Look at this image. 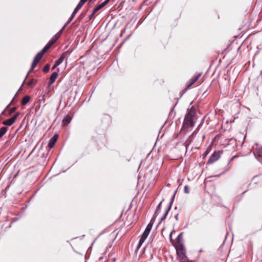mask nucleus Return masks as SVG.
Returning <instances> with one entry per match:
<instances>
[{
    "instance_id": "1",
    "label": "nucleus",
    "mask_w": 262,
    "mask_h": 262,
    "mask_svg": "<svg viewBox=\"0 0 262 262\" xmlns=\"http://www.w3.org/2000/svg\"><path fill=\"white\" fill-rule=\"evenodd\" d=\"M195 115V110L193 106L189 110L185 115L184 120L183 126L187 127H192L194 126V118Z\"/></svg>"
},
{
    "instance_id": "2",
    "label": "nucleus",
    "mask_w": 262,
    "mask_h": 262,
    "mask_svg": "<svg viewBox=\"0 0 262 262\" xmlns=\"http://www.w3.org/2000/svg\"><path fill=\"white\" fill-rule=\"evenodd\" d=\"M63 30V28H61V29L58 33H57L55 35H54V36L51 38V39L45 46V50L48 51L49 49V48L51 47V46L56 42V41L58 40V39L60 37L61 34L62 33Z\"/></svg>"
},
{
    "instance_id": "3",
    "label": "nucleus",
    "mask_w": 262,
    "mask_h": 262,
    "mask_svg": "<svg viewBox=\"0 0 262 262\" xmlns=\"http://www.w3.org/2000/svg\"><path fill=\"white\" fill-rule=\"evenodd\" d=\"M177 254L179 257L184 256L185 258H187L186 255L185 248L183 243H179L176 246Z\"/></svg>"
},
{
    "instance_id": "4",
    "label": "nucleus",
    "mask_w": 262,
    "mask_h": 262,
    "mask_svg": "<svg viewBox=\"0 0 262 262\" xmlns=\"http://www.w3.org/2000/svg\"><path fill=\"white\" fill-rule=\"evenodd\" d=\"M201 75H202V73H200L198 74L196 76H195L191 78L189 84L188 85H187V87L183 90L182 94L181 95V97L185 93H186L187 89H188L191 85H192L199 79V78L201 77Z\"/></svg>"
},
{
    "instance_id": "5",
    "label": "nucleus",
    "mask_w": 262,
    "mask_h": 262,
    "mask_svg": "<svg viewBox=\"0 0 262 262\" xmlns=\"http://www.w3.org/2000/svg\"><path fill=\"white\" fill-rule=\"evenodd\" d=\"M220 157V154L217 152H214L209 158L208 163L212 164L216 162Z\"/></svg>"
},
{
    "instance_id": "6",
    "label": "nucleus",
    "mask_w": 262,
    "mask_h": 262,
    "mask_svg": "<svg viewBox=\"0 0 262 262\" xmlns=\"http://www.w3.org/2000/svg\"><path fill=\"white\" fill-rule=\"evenodd\" d=\"M164 201V199H163L162 201L160 202V203L158 204V205L156 207V209L154 212V214L152 216V219H151V222H154L155 221L156 218L159 213V212L160 211L161 204L162 203V202Z\"/></svg>"
},
{
    "instance_id": "7",
    "label": "nucleus",
    "mask_w": 262,
    "mask_h": 262,
    "mask_svg": "<svg viewBox=\"0 0 262 262\" xmlns=\"http://www.w3.org/2000/svg\"><path fill=\"white\" fill-rule=\"evenodd\" d=\"M66 53H64L62 55L60 56V57L55 61L54 65L52 67V69L54 70L57 67L59 66L63 61V60L65 58V54Z\"/></svg>"
},
{
    "instance_id": "8",
    "label": "nucleus",
    "mask_w": 262,
    "mask_h": 262,
    "mask_svg": "<svg viewBox=\"0 0 262 262\" xmlns=\"http://www.w3.org/2000/svg\"><path fill=\"white\" fill-rule=\"evenodd\" d=\"M15 117H12L4 121L3 122V124L8 126L12 125L15 121Z\"/></svg>"
},
{
    "instance_id": "9",
    "label": "nucleus",
    "mask_w": 262,
    "mask_h": 262,
    "mask_svg": "<svg viewBox=\"0 0 262 262\" xmlns=\"http://www.w3.org/2000/svg\"><path fill=\"white\" fill-rule=\"evenodd\" d=\"M58 136L57 134L54 135L53 137L50 139L48 144V146L50 148H52L54 147L55 142L58 139Z\"/></svg>"
},
{
    "instance_id": "10",
    "label": "nucleus",
    "mask_w": 262,
    "mask_h": 262,
    "mask_svg": "<svg viewBox=\"0 0 262 262\" xmlns=\"http://www.w3.org/2000/svg\"><path fill=\"white\" fill-rule=\"evenodd\" d=\"M78 10H77L76 8H75V9L74 10V11H73V12L71 17L69 18V19L64 25V26H63V27L62 28H63V29H64V28L71 22V21L74 18V17L75 16L76 14L78 12Z\"/></svg>"
},
{
    "instance_id": "11",
    "label": "nucleus",
    "mask_w": 262,
    "mask_h": 262,
    "mask_svg": "<svg viewBox=\"0 0 262 262\" xmlns=\"http://www.w3.org/2000/svg\"><path fill=\"white\" fill-rule=\"evenodd\" d=\"M47 52L46 50H45L43 48L40 52H39L35 56L34 58L37 59L38 61H40V60L42 58L43 55Z\"/></svg>"
},
{
    "instance_id": "12",
    "label": "nucleus",
    "mask_w": 262,
    "mask_h": 262,
    "mask_svg": "<svg viewBox=\"0 0 262 262\" xmlns=\"http://www.w3.org/2000/svg\"><path fill=\"white\" fill-rule=\"evenodd\" d=\"M58 76V73L56 72H53L50 77V81L49 82V85H51L55 81Z\"/></svg>"
},
{
    "instance_id": "13",
    "label": "nucleus",
    "mask_w": 262,
    "mask_h": 262,
    "mask_svg": "<svg viewBox=\"0 0 262 262\" xmlns=\"http://www.w3.org/2000/svg\"><path fill=\"white\" fill-rule=\"evenodd\" d=\"M110 0H105L104 2L102 3L101 4L99 5L97 7H96L94 8V13H96L97 11H98L99 10H100L101 8H102L103 7H104L105 5H106L110 2Z\"/></svg>"
},
{
    "instance_id": "14",
    "label": "nucleus",
    "mask_w": 262,
    "mask_h": 262,
    "mask_svg": "<svg viewBox=\"0 0 262 262\" xmlns=\"http://www.w3.org/2000/svg\"><path fill=\"white\" fill-rule=\"evenodd\" d=\"M72 120V117L69 115H66L62 120V123L64 125H67L70 123Z\"/></svg>"
},
{
    "instance_id": "15",
    "label": "nucleus",
    "mask_w": 262,
    "mask_h": 262,
    "mask_svg": "<svg viewBox=\"0 0 262 262\" xmlns=\"http://www.w3.org/2000/svg\"><path fill=\"white\" fill-rule=\"evenodd\" d=\"M170 209H171L170 207H168V208L167 209V210H166L165 213L164 214L163 216L161 217L160 221H159V222L157 226V228L162 223V222L166 218L167 215L169 211L170 210Z\"/></svg>"
},
{
    "instance_id": "16",
    "label": "nucleus",
    "mask_w": 262,
    "mask_h": 262,
    "mask_svg": "<svg viewBox=\"0 0 262 262\" xmlns=\"http://www.w3.org/2000/svg\"><path fill=\"white\" fill-rule=\"evenodd\" d=\"M38 62H39V61H38L37 60V59L34 58L33 61L32 63V65H31V69L28 72V74H27V76L26 77V78H27V77H28V76L29 74V73L31 72V71L35 68V67L36 66V65L37 64V63Z\"/></svg>"
},
{
    "instance_id": "17",
    "label": "nucleus",
    "mask_w": 262,
    "mask_h": 262,
    "mask_svg": "<svg viewBox=\"0 0 262 262\" xmlns=\"http://www.w3.org/2000/svg\"><path fill=\"white\" fill-rule=\"evenodd\" d=\"M153 223V222H150V223L146 226L144 232L148 233V234H149L152 227Z\"/></svg>"
},
{
    "instance_id": "18",
    "label": "nucleus",
    "mask_w": 262,
    "mask_h": 262,
    "mask_svg": "<svg viewBox=\"0 0 262 262\" xmlns=\"http://www.w3.org/2000/svg\"><path fill=\"white\" fill-rule=\"evenodd\" d=\"M30 99V97L28 95H26L21 100V104L25 105L27 104Z\"/></svg>"
},
{
    "instance_id": "19",
    "label": "nucleus",
    "mask_w": 262,
    "mask_h": 262,
    "mask_svg": "<svg viewBox=\"0 0 262 262\" xmlns=\"http://www.w3.org/2000/svg\"><path fill=\"white\" fill-rule=\"evenodd\" d=\"M236 140L234 138H230V139H226L225 140V143H227V145H229L230 144H236Z\"/></svg>"
},
{
    "instance_id": "20",
    "label": "nucleus",
    "mask_w": 262,
    "mask_h": 262,
    "mask_svg": "<svg viewBox=\"0 0 262 262\" xmlns=\"http://www.w3.org/2000/svg\"><path fill=\"white\" fill-rule=\"evenodd\" d=\"M37 81L36 80H35L34 79H31L28 82L27 84L29 87L33 88L36 84Z\"/></svg>"
},
{
    "instance_id": "21",
    "label": "nucleus",
    "mask_w": 262,
    "mask_h": 262,
    "mask_svg": "<svg viewBox=\"0 0 262 262\" xmlns=\"http://www.w3.org/2000/svg\"><path fill=\"white\" fill-rule=\"evenodd\" d=\"M88 11V9L85 12H82L77 17V20H78L79 21H81L83 19V18L86 16Z\"/></svg>"
},
{
    "instance_id": "22",
    "label": "nucleus",
    "mask_w": 262,
    "mask_h": 262,
    "mask_svg": "<svg viewBox=\"0 0 262 262\" xmlns=\"http://www.w3.org/2000/svg\"><path fill=\"white\" fill-rule=\"evenodd\" d=\"M7 127L3 126L0 129V138H1L7 132Z\"/></svg>"
},
{
    "instance_id": "23",
    "label": "nucleus",
    "mask_w": 262,
    "mask_h": 262,
    "mask_svg": "<svg viewBox=\"0 0 262 262\" xmlns=\"http://www.w3.org/2000/svg\"><path fill=\"white\" fill-rule=\"evenodd\" d=\"M183 232H181L177 237V244H179V243H182V235Z\"/></svg>"
},
{
    "instance_id": "24",
    "label": "nucleus",
    "mask_w": 262,
    "mask_h": 262,
    "mask_svg": "<svg viewBox=\"0 0 262 262\" xmlns=\"http://www.w3.org/2000/svg\"><path fill=\"white\" fill-rule=\"evenodd\" d=\"M177 191V190L176 189L175 190V191H174V193L173 195H172V196L171 197V198L170 199V201L169 202V206H168V207H170V209L171 208L172 204V203L173 202V201H174V197H175Z\"/></svg>"
},
{
    "instance_id": "25",
    "label": "nucleus",
    "mask_w": 262,
    "mask_h": 262,
    "mask_svg": "<svg viewBox=\"0 0 262 262\" xmlns=\"http://www.w3.org/2000/svg\"><path fill=\"white\" fill-rule=\"evenodd\" d=\"M50 64H47L45 66V67H43V71L45 72V73H47L49 72V70H50Z\"/></svg>"
},
{
    "instance_id": "26",
    "label": "nucleus",
    "mask_w": 262,
    "mask_h": 262,
    "mask_svg": "<svg viewBox=\"0 0 262 262\" xmlns=\"http://www.w3.org/2000/svg\"><path fill=\"white\" fill-rule=\"evenodd\" d=\"M84 4V3H83V2H81V1H80L75 8L79 11L81 8V7L83 6Z\"/></svg>"
},
{
    "instance_id": "27",
    "label": "nucleus",
    "mask_w": 262,
    "mask_h": 262,
    "mask_svg": "<svg viewBox=\"0 0 262 262\" xmlns=\"http://www.w3.org/2000/svg\"><path fill=\"white\" fill-rule=\"evenodd\" d=\"M144 240H143V239L141 238L140 239L139 241V243H138V246H137V248H140V247L142 246V245L143 244V243L144 242Z\"/></svg>"
},
{
    "instance_id": "28",
    "label": "nucleus",
    "mask_w": 262,
    "mask_h": 262,
    "mask_svg": "<svg viewBox=\"0 0 262 262\" xmlns=\"http://www.w3.org/2000/svg\"><path fill=\"white\" fill-rule=\"evenodd\" d=\"M148 235V233H146L145 232H143V234L141 235V238H142L143 240L145 241V239L147 238Z\"/></svg>"
},
{
    "instance_id": "29",
    "label": "nucleus",
    "mask_w": 262,
    "mask_h": 262,
    "mask_svg": "<svg viewBox=\"0 0 262 262\" xmlns=\"http://www.w3.org/2000/svg\"><path fill=\"white\" fill-rule=\"evenodd\" d=\"M148 235V233H146L145 232H143V234L141 235V238H142L143 240L145 241V239L147 238Z\"/></svg>"
},
{
    "instance_id": "30",
    "label": "nucleus",
    "mask_w": 262,
    "mask_h": 262,
    "mask_svg": "<svg viewBox=\"0 0 262 262\" xmlns=\"http://www.w3.org/2000/svg\"><path fill=\"white\" fill-rule=\"evenodd\" d=\"M184 192L185 193H189L188 186L187 185H185L184 186Z\"/></svg>"
},
{
    "instance_id": "31",
    "label": "nucleus",
    "mask_w": 262,
    "mask_h": 262,
    "mask_svg": "<svg viewBox=\"0 0 262 262\" xmlns=\"http://www.w3.org/2000/svg\"><path fill=\"white\" fill-rule=\"evenodd\" d=\"M95 13H94V10H93L92 13L89 15V19H88V21L89 20H90L91 19H92Z\"/></svg>"
},
{
    "instance_id": "32",
    "label": "nucleus",
    "mask_w": 262,
    "mask_h": 262,
    "mask_svg": "<svg viewBox=\"0 0 262 262\" xmlns=\"http://www.w3.org/2000/svg\"><path fill=\"white\" fill-rule=\"evenodd\" d=\"M16 107H13L11 108L10 111V113L11 114V113L14 112L16 111Z\"/></svg>"
},
{
    "instance_id": "33",
    "label": "nucleus",
    "mask_w": 262,
    "mask_h": 262,
    "mask_svg": "<svg viewBox=\"0 0 262 262\" xmlns=\"http://www.w3.org/2000/svg\"><path fill=\"white\" fill-rule=\"evenodd\" d=\"M236 157V156H234L233 157H232L229 160L228 163V165H229L230 164V163L234 160V159Z\"/></svg>"
},
{
    "instance_id": "34",
    "label": "nucleus",
    "mask_w": 262,
    "mask_h": 262,
    "mask_svg": "<svg viewBox=\"0 0 262 262\" xmlns=\"http://www.w3.org/2000/svg\"><path fill=\"white\" fill-rule=\"evenodd\" d=\"M19 112H17L14 115H13L12 117H15V120L17 119V118L18 117V116L19 115Z\"/></svg>"
},
{
    "instance_id": "35",
    "label": "nucleus",
    "mask_w": 262,
    "mask_h": 262,
    "mask_svg": "<svg viewBox=\"0 0 262 262\" xmlns=\"http://www.w3.org/2000/svg\"><path fill=\"white\" fill-rule=\"evenodd\" d=\"M181 262H193V261L192 260H189L188 259H187L186 260H185L183 259H182Z\"/></svg>"
},
{
    "instance_id": "36",
    "label": "nucleus",
    "mask_w": 262,
    "mask_h": 262,
    "mask_svg": "<svg viewBox=\"0 0 262 262\" xmlns=\"http://www.w3.org/2000/svg\"><path fill=\"white\" fill-rule=\"evenodd\" d=\"M174 218H175V219L176 220V221H178V220H179V214H177L174 216Z\"/></svg>"
},
{
    "instance_id": "37",
    "label": "nucleus",
    "mask_w": 262,
    "mask_h": 262,
    "mask_svg": "<svg viewBox=\"0 0 262 262\" xmlns=\"http://www.w3.org/2000/svg\"><path fill=\"white\" fill-rule=\"evenodd\" d=\"M88 0H80L81 2H83V3H85Z\"/></svg>"
},
{
    "instance_id": "38",
    "label": "nucleus",
    "mask_w": 262,
    "mask_h": 262,
    "mask_svg": "<svg viewBox=\"0 0 262 262\" xmlns=\"http://www.w3.org/2000/svg\"><path fill=\"white\" fill-rule=\"evenodd\" d=\"M26 79H27V78H25V79L24 81H23V84H21V87H22V86H23V84L24 83V82H25V80H26ZM21 88H20V89H19V90H20V89H21Z\"/></svg>"
},
{
    "instance_id": "39",
    "label": "nucleus",
    "mask_w": 262,
    "mask_h": 262,
    "mask_svg": "<svg viewBox=\"0 0 262 262\" xmlns=\"http://www.w3.org/2000/svg\"><path fill=\"white\" fill-rule=\"evenodd\" d=\"M14 98H15V96L14 97L13 99H14ZM13 101H14V99H13V100L11 101V103L9 104V105H10L11 103H13Z\"/></svg>"
},
{
    "instance_id": "40",
    "label": "nucleus",
    "mask_w": 262,
    "mask_h": 262,
    "mask_svg": "<svg viewBox=\"0 0 262 262\" xmlns=\"http://www.w3.org/2000/svg\"><path fill=\"white\" fill-rule=\"evenodd\" d=\"M201 125H202V124H200L198 126V129L200 128V127H201Z\"/></svg>"
},
{
    "instance_id": "41",
    "label": "nucleus",
    "mask_w": 262,
    "mask_h": 262,
    "mask_svg": "<svg viewBox=\"0 0 262 262\" xmlns=\"http://www.w3.org/2000/svg\"><path fill=\"white\" fill-rule=\"evenodd\" d=\"M201 125H202V124H200L198 126V129L200 128V127H201Z\"/></svg>"
},
{
    "instance_id": "42",
    "label": "nucleus",
    "mask_w": 262,
    "mask_h": 262,
    "mask_svg": "<svg viewBox=\"0 0 262 262\" xmlns=\"http://www.w3.org/2000/svg\"><path fill=\"white\" fill-rule=\"evenodd\" d=\"M248 190V188L243 192V193H245L246 192H247Z\"/></svg>"
},
{
    "instance_id": "43",
    "label": "nucleus",
    "mask_w": 262,
    "mask_h": 262,
    "mask_svg": "<svg viewBox=\"0 0 262 262\" xmlns=\"http://www.w3.org/2000/svg\"><path fill=\"white\" fill-rule=\"evenodd\" d=\"M45 95H43V96H42V99H45Z\"/></svg>"
},
{
    "instance_id": "44",
    "label": "nucleus",
    "mask_w": 262,
    "mask_h": 262,
    "mask_svg": "<svg viewBox=\"0 0 262 262\" xmlns=\"http://www.w3.org/2000/svg\"><path fill=\"white\" fill-rule=\"evenodd\" d=\"M174 106H173V107L172 108V109H171V112H172V111L173 110V109H174Z\"/></svg>"
},
{
    "instance_id": "45",
    "label": "nucleus",
    "mask_w": 262,
    "mask_h": 262,
    "mask_svg": "<svg viewBox=\"0 0 262 262\" xmlns=\"http://www.w3.org/2000/svg\"><path fill=\"white\" fill-rule=\"evenodd\" d=\"M194 133H195V132H193V133H192L191 136H192V135L194 134Z\"/></svg>"
},
{
    "instance_id": "46",
    "label": "nucleus",
    "mask_w": 262,
    "mask_h": 262,
    "mask_svg": "<svg viewBox=\"0 0 262 262\" xmlns=\"http://www.w3.org/2000/svg\"><path fill=\"white\" fill-rule=\"evenodd\" d=\"M250 185H251V183H249V184L248 185V187H249Z\"/></svg>"
},
{
    "instance_id": "47",
    "label": "nucleus",
    "mask_w": 262,
    "mask_h": 262,
    "mask_svg": "<svg viewBox=\"0 0 262 262\" xmlns=\"http://www.w3.org/2000/svg\"><path fill=\"white\" fill-rule=\"evenodd\" d=\"M5 111H3L2 114L4 113Z\"/></svg>"
},
{
    "instance_id": "48",
    "label": "nucleus",
    "mask_w": 262,
    "mask_h": 262,
    "mask_svg": "<svg viewBox=\"0 0 262 262\" xmlns=\"http://www.w3.org/2000/svg\"><path fill=\"white\" fill-rule=\"evenodd\" d=\"M219 176H220V174L216 176L215 177H219Z\"/></svg>"
},
{
    "instance_id": "49",
    "label": "nucleus",
    "mask_w": 262,
    "mask_h": 262,
    "mask_svg": "<svg viewBox=\"0 0 262 262\" xmlns=\"http://www.w3.org/2000/svg\"><path fill=\"white\" fill-rule=\"evenodd\" d=\"M92 1V0H90V1H89V3H90V2H91Z\"/></svg>"
},
{
    "instance_id": "50",
    "label": "nucleus",
    "mask_w": 262,
    "mask_h": 262,
    "mask_svg": "<svg viewBox=\"0 0 262 262\" xmlns=\"http://www.w3.org/2000/svg\"><path fill=\"white\" fill-rule=\"evenodd\" d=\"M260 74H262V71H260Z\"/></svg>"
}]
</instances>
